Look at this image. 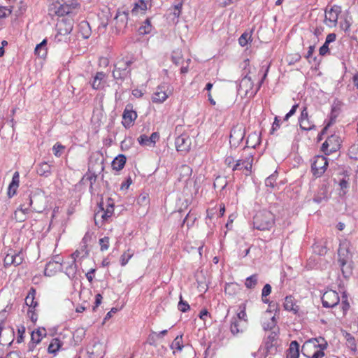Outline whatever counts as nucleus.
I'll return each mask as SVG.
<instances>
[{
	"instance_id": "f257e3e1",
	"label": "nucleus",
	"mask_w": 358,
	"mask_h": 358,
	"mask_svg": "<svg viewBox=\"0 0 358 358\" xmlns=\"http://www.w3.org/2000/svg\"><path fill=\"white\" fill-rule=\"evenodd\" d=\"M133 62V60L129 59L127 57H122L117 60L112 71V76L116 83L119 84V81L122 82L130 76L131 71L130 66Z\"/></svg>"
},
{
	"instance_id": "f03ea898",
	"label": "nucleus",
	"mask_w": 358,
	"mask_h": 358,
	"mask_svg": "<svg viewBox=\"0 0 358 358\" xmlns=\"http://www.w3.org/2000/svg\"><path fill=\"white\" fill-rule=\"evenodd\" d=\"M252 223L257 230H270L275 224V215L269 210H260L253 217Z\"/></svg>"
},
{
	"instance_id": "7ed1b4c3",
	"label": "nucleus",
	"mask_w": 358,
	"mask_h": 358,
	"mask_svg": "<svg viewBox=\"0 0 358 358\" xmlns=\"http://www.w3.org/2000/svg\"><path fill=\"white\" fill-rule=\"evenodd\" d=\"M341 138L336 134L331 135L322 143L321 150L327 155L336 152L341 148Z\"/></svg>"
},
{
	"instance_id": "20e7f679",
	"label": "nucleus",
	"mask_w": 358,
	"mask_h": 358,
	"mask_svg": "<svg viewBox=\"0 0 358 358\" xmlns=\"http://www.w3.org/2000/svg\"><path fill=\"white\" fill-rule=\"evenodd\" d=\"M328 162L323 156H316L311 164V171L315 178H320L327 170Z\"/></svg>"
},
{
	"instance_id": "39448f33",
	"label": "nucleus",
	"mask_w": 358,
	"mask_h": 358,
	"mask_svg": "<svg viewBox=\"0 0 358 358\" xmlns=\"http://www.w3.org/2000/svg\"><path fill=\"white\" fill-rule=\"evenodd\" d=\"M129 13L126 11L117 10L113 19V24L115 28L116 34L123 32L127 26Z\"/></svg>"
},
{
	"instance_id": "423d86ee",
	"label": "nucleus",
	"mask_w": 358,
	"mask_h": 358,
	"mask_svg": "<svg viewBox=\"0 0 358 358\" xmlns=\"http://www.w3.org/2000/svg\"><path fill=\"white\" fill-rule=\"evenodd\" d=\"M338 262L343 266L348 264L351 262L352 255L350 251V243L348 241H343L340 243L338 250Z\"/></svg>"
},
{
	"instance_id": "0eeeda50",
	"label": "nucleus",
	"mask_w": 358,
	"mask_h": 358,
	"mask_svg": "<svg viewBox=\"0 0 358 358\" xmlns=\"http://www.w3.org/2000/svg\"><path fill=\"white\" fill-rule=\"evenodd\" d=\"M99 207L100 210L98 211L94 215L95 224H97L96 219L101 213V218L102 219V222H107L108 220L113 215L114 213V203L113 200L110 198L108 199V203L106 206V209L103 208V203L101 202L99 204Z\"/></svg>"
},
{
	"instance_id": "6e6552de",
	"label": "nucleus",
	"mask_w": 358,
	"mask_h": 358,
	"mask_svg": "<svg viewBox=\"0 0 358 358\" xmlns=\"http://www.w3.org/2000/svg\"><path fill=\"white\" fill-rule=\"evenodd\" d=\"M247 315H236L233 317L231 323V331L234 335L243 332L247 326Z\"/></svg>"
},
{
	"instance_id": "1a4fd4ad",
	"label": "nucleus",
	"mask_w": 358,
	"mask_h": 358,
	"mask_svg": "<svg viewBox=\"0 0 358 358\" xmlns=\"http://www.w3.org/2000/svg\"><path fill=\"white\" fill-rule=\"evenodd\" d=\"M342 10L341 7L338 5L332 6L329 9L328 8L325 10V22L329 27H335L338 22V15L341 14Z\"/></svg>"
},
{
	"instance_id": "9d476101",
	"label": "nucleus",
	"mask_w": 358,
	"mask_h": 358,
	"mask_svg": "<svg viewBox=\"0 0 358 358\" xmlns=\"http://www.w3.org/2000/svg\"><path fill=\"white\" fill-rule=\"evenodd\" d=\"M104 169L103 159L99 154L90 156L88 162V171L91 173H101Z\"/></svg>"
},
{
	"instance_id": "9b49d317",
	"label": "nucleus",
	"mask_w": 358,
	"mask_h": 358,
	"mask_svg": "<svg viewBox=\"0 0 358 358\" xmlns=\"http://www.w3.org/2000/svg\"><path fill=\"white\" fill-rule=\"evenodd\" d=\"M339 296L336 291L332 289L325 292L322 296L324 307L333 308L339 303Z\"/></svg>"
},
{
	"instance_id": "f8f14e48",
	"label": "nucleus",
	"mask_w": 358,
	"mask_h": 358,
	"mask_svg": "<svg viewBox=\"0 0 358 358\" xmlns=\"http://www.w3.org/2000/svg\"><path fill=\"white\" fill-rule=\"evenodd\" d=\"M191 144V138L187 134H182L178 136L175 141V145L177 151L184 153L187 152L190 150Z\"/></svg>"
},
{
	"instance_id": "ddd939ff",
	"label": "nucleus",
	"mask_w": 358,
	"mask_h": 358,
	"mask_svg": "<svg viewBox=\"0 0 358 358\" xmlns=\"http://www.w3.org/2000/svg\"><path fill=\"white\" fill-rule=\"evenodd\" d=\"M245 136V131L241 127H234L231 129L229 136V143L231 147L237 148Z\"/></svg>"
},
{
	"instance_id": "4468645a",
	"label": "nucleus",
	"mask_w": 358,
	"mask_h": 358,
	"mask_svg": "<svg viewBox=\"0 0 358 358\" xmlns=\"http://www.w3.org/2000/svg\"><path fill=\"white\" fill-rule=\"evenodd\" d=\"M254 83L252 80L251 77L248 76V75H245L242 80L238 87V93H244L245 96H251L254 95V92L252 90L253 88Z\"/></svg>"
},
{
	"instance_id": "2eb2a0df",
	"label": "nucleus",
	"mask_w": 358,
	"mask_h": 358,
	"mask_svg": "<svg viewBox=\"0 0 358 358\" xmlns=\"http://www.w3.org/2000/svg\"><path fill=\"white\" fill-rule=\"evenodd\" d=\"M122 124L125 128L131 127L135 120L137 118V113L133 110L132 106L127 105L122 115Z\"/></svg>"
},
{
	"instance_id": "dca6fc26",
	"label": "nucleus",
	"mask_w": 358,
	"mask_h": 358,
	"mask_svg": "<svg viewBox=\"0 0 358 358\" xmlns=\"http://www.w3.org/2000/svg\"><path fill=\"white\" fill-rule=\"evenodd\" d=\"M283 306L285 310L293 312V313H298L301 311V302L292 295L285 297Z\"/></svg>"
},
{
	"instance_id": "f3484780",
	"label": "nucleus",
	"mask_w": 358,
	"mask_h": 358,
	"mask_svg": "<svg viewBox=\"0 0 358 358\" xmlns=\"http://www.w3.org/2000/svg\"><path fill=\"white\" fill-rule=\"evenodd\" d=\"M105 352L104 345L99 341L94 342L93 345L87 350V355L90 358H103Z\"/></svg>"
},
{
	"instance_id": "a211bd4d",
	"label": "nucleus",
	"mask_w": 358,
	"mask_h": 358,
	"mask_svg": "<svg viewBox=\"0 0 358 358\" xmlns=\"http://www.w3.org/2000/svg\"><path fill=\"white\" fill-rule=\"evenodd\" d=\"M272 287L269 284H266L262 290V300L264 303H268L269 310L266 313H271L273 310H277L278 304L273 301L270 302L267 296L271 293Z\"/></svg>"
},
{
	"instance_id": "6ab92c4d",
	"label": "nucleus",
	"mask_w": 358,
	"mask_h": 358,
	"mask_svg": "<svg viewBox=\"0 0 358 358\" xmlns=\"http://www.w3.org/2000/svg\"><path fill=\"white\" fill-rule=\"evenodd\" d=\"M36 289L31 287L25 298V304L29 307L27 313H35L38 302L35 301Z\"/></svg>"
},
{
	"instance_id": "aec40b11",
	"label": "nucleus",
	"mask_w": 358,
	"mask_h": 358,
	"mask_svg": "<svg viewBox=\"0 0 358 358\" xmlns=\"http://www.w3.org/2000/svg\"><path fill=\"white\" fill-rule=\"evenodd\" d=\"M73 22L71 20L62 19L57 24V34L59 35H68L73 30Z\"/></svg>"
},
{
	"instance_id": "412c9836",
	"label": "nucleus",
	"mask_w": 358,
	"mask_h": 358,
	"mask_svg": "<svg viewBox=\"0 0 358 358\" xmlns=\"http://www.w3.org/2000/svg\"><path fill=\"white\" fill-rule=\"evenodd\" d=\"M159 138V134L157 132H153L150 136H148L145 134H142L138 138V142L141 145L151 146L155 145Z\"/></svg>"
},
{
	"instance_id": "4be33fe9",
	"label": "nucleus",
	"mask_w": 358,
	"mask_h": 358,
	"mask_svg": "<svg viewBox=\"0 0 358 358\" xmlns=\"http://www.w3.org/2000/svg\"><path fill=\"white\" fill-rule=\"evenodd\" d=\"M276 315H273L269 319H262L261 320L262 327L265 331H275V330H280L279 327L277 325V320L275 317Z\"/></svg>"
},
{
	"instance_id": "5701e85b",
	"label": "nucleus",
	"mask_w": 358,
	"mask_h": 358,
	"mask_svg": "<svg viewBox=\"0 0 358 358\" xmlns=\"http://www.w3.org/2000/svg\"><path fill=\"white\" fill-rule=\"evenodd\" d=\"M62 269V264L59 260L50 261L46 264L44 273L45 275L52 276L56 273L57 271H61Z\"/></svg>"
},
{
	"instance_id": "b1692460",
	"label": "nucleus",
	"mask_w": 358,
	"mask_h": 358,
	"mask_svg": "<svg viewBox=\"0 0 358 358\" xmlns=\"http://www.w3.org/2000/svg\"><path fill=\"white\" fill-rule=\"evenodd\" d=\"M165 84L158 86L156 92L152 95V102L161 103H163L168 98V94L165 91Z\"/></svg>"
},
{
	"instance_id": "393cba45",
	"label": "nucleus",
	"mask_w": 358,
	"mask_h": 358,
	"mask_svg": "<svg viewBox=\"0 0 358 358\" xmlns=\"http://www.w3.org/2000/svg\"><path fill=\"white\" fill-rule=\"evenodd\" d=\"M106 75L103 71L96 72L91 83L92 87L94 90H100L103 87V82L105 80Z\"/></svg>"
},
{
	"instance_id": "a878e982",
	"label": "nucleus",
	"mask_w": 358,
	"mask_h": 358,
	"mask_svg": "<svg viewBox=\"0 0 358 358\" xmlns=\"http://www.w3.org/2000/svg\"><path fill=\"white\" fill-rule=\"evenodd\" d=\"M152 0H138L134 3V6L131 10L132 14H137L138 10L144 13L148 7L151 6Z\"/></svg>"
},
{
	"instance_id": "bb28decb",
	"label": "nucleus",
	"mask_w": 358,
	"mask_h": 358,
	"mask_svg": "<svg viewBox=\"0 0 358 358\" xmlns=\"http://www.w3.org/2000/svg\"><path fill=\"white\" fill-rule=\"evenodd\" d=\"M79 32L83 38L87 39L91 36L92 30L89 22L86 20L81 21L79 24Z\"/></svg>"
},
{
	"instance_id": "cd10ccee",
	"label": "nucleus",
	"mask_w": 358,
	"mask_h": 358,
	"mask_svg": "<svg viewBox=\"0 0 358 358\" xmlns=\"http://www.w3.org/2000/svg\"><path fill=\"white\" fill-rule=\"evenodd\" d=\"M261 142L259 134L256 132L251 133L248 135L246 141V147L255 148Z\"/></svg>"
},
{
	"instance_id": "c85d7f7f",
	"label": "nucleus",
	"mask_w": 358,
	"mask_h": 358,
	"mask_svg": "<svg viewBox=\"0 0 358 358\" xmlns=\"http://www.w3.org/2000/svg\"><path fill=\"white\" fill-rule=\"evenodd\" d=\"M342 335L345 338L347 345L350 348L352 351L355 352L357 351V344L355 337L344 329L341 330Z\"/></svg>"
},
{
	"instance_id": "c756f323",
	"label": "nucleus",
	"mask_w": 358,
	"mask_h": 358,
	"mask_svg": "<svg viewBox=\"0 0 358 358\" xmlns=\"http://www.w3.org/2000/svg\"><path fill=\"white\" fill-rule=\"evenodd\" d=\"M36 172L39 176L47 178L51 174V166L47 162L40 163L36 167Z\"/></svg>"
},
{
	"instance_id": "7c9ffc66",
	"label": "nucleus",
	"mask_w": 358,
	"mask_h": 358,
	"mask_svg": "<svg viewBox=\"0 0 358 358\" xmlns=\"http://www.w3.org/2000/svg\"><path fill=\"white\" fill-rule=\"evenodd\" d=\"M62 346V342L58 338H54L52 339L50 343L48 348V352L50 354L56 355V353L60 350Z\"/></svg>"
},
{
	"instance_id": "2f4dec72",
	"label": "nucleus",
	"mask_w": 358,
	"mask_h": 358,
	"mask_svg": "<svg viewBox=\"0 0 358 358\" xmlns=\"http://www.w3.org/2000/svg\"><path fill=\"white\" fill-rule=\"evenodd\" d=\"M126 163V157L124 155H119L112 162V167L114 170H122Z\"/></svg>"
},
{
	"instance_id": "473e14b6",
	"label": "nucleus",
	"mask_w": 358,
	"mask_h": 358,
	"mask_svg": "<svg viewBox=\"0 0 358 358\" xmlns=\"http://www.w3.org/2000/svg\"><path fill=\"white\" fill-rule=\"evenodd\" d=\"M47 39H43L42 42H41L39 44L36 45L34 50L35 54L41 57V58H45L47 55Z\"/></svg>"
},
{
	"instance_id": "72a5a7b5",
	"label": "nucleus",
	"mask_w": 358,
	"mask_h": 358,
	"mask_svg": "<svg viewBox=\"0 0 358 358\" xmlns=\"http://www.w3.org/2000/svg\"><path fill=\"white\" fill-rule=\"evenodd\" d=\"M288 355L289 358H299V343L296 341H292L290 343L288 349Z\"/></svg>"
},
{
	"instance_id": "f704fd0d",
	"label": "nucleus",
	"mask_w": 358,
	"mask_h": 358,
	"mask_svg": "<svg viewBox=\"0 0 358 358\" xmlns=\"http://www.w3.org/2000/svg\"><path fill=\"white\" fill-rule=\"evenodd\" d=\"M77 270L78 266L76 263H75V260H72L69 266L66 267L65 273L69 278L73 279L76 278Z\"/></svg>"
},
{
	"instance_id": "c9c22d12",
	"label": "nucleus",
	"mask_w": 358,
	"mask_h": 358,
	"mask_svg": "<svg viewBox=\"0 0 358 358\" xmlns=\"http://www.w3.org/2000/svg\"><path fill=\"white\" fill-rule=\"evenodd\" d=\"M38 338H35L34 331H32L31 335V341L28 344V351H33L36 344L39 343L42 339V334L40 330H37Z\"/></svg>"
},
{
	"instance_id": "e433bc0d",
	"label": "nucleus",
	"mask_w": 358,
	"mask_h": 358,
	"mask_svg": "<svg viewBox=\"0 0 358 358\" xmlns=\"http://www.w3.org/2000/svg\"><path fill=\"white\" fill-rule=\"evenodd\" d=\"M152 30V26L150 22V20L147 18L143 23V24L138 28V33L141 35H145L150 34Z\"/></svg>"
},
{
	"instance_id": "4c0bfd02",
	"label": "nucleus",
	"mask_w": 358,
	"mask_h": 358,
	"mask_svg": "<svg viewBox=\"0 0 358 358\" xmlns=\"http://www.w3.org/2000/svg\"><path fill=\"white\" fill-rule=\"evenodd\" d=\"M85 336V330L83 328L77 329L73 334V340L75 345H78Z\"/></svg>"
},
{
	"instance_id": "58836bf2",
	"label": "nucleus",
	"mask_w": 358,
	"mask_h": 358,
	"mask_svg": "<svg viewBox=\"0 0 358 358\" xmlns=\"http://www.w3.org/2000/svg\"><path fill=\"white\" fill-rule=\"evenodd\" d=\"M179 171L180 172L179 180H187L192 173V169L188 165L184 164L179 168Z\"/></svg>"
},
{
	"instance_id": "ea45409f",
	"label": "nucleus",
	"mask_w": 358,
	"mask_h": 358,
	"mask_svg": "<svg viewBox=\"0 0 358 358\" xmlns=\"http://www.w3.org/2000/svg\"><path fill=\"white\" fill-rule=\"evenodd\" d=\"M258 282V274L255 273L245 279V286L248 289H254Z\"/></svg>"
},
{
	"instance_id": "a19ab883",
	"label": "nucleus",
	"mask_w": 358,
	"mask_h": 358,
	"mask_svg": "<svg viewBox=\"0 0 358 358\" xmlns=\"http://www.w3.org/2000/svg\"><path fill=\"white\" fill-rule=\"evenodd\" d=\"M278 172L275 171L273 173L267 177L265 180V185L267 187L273 189L276 185Z\"/></svg>"
},
{
	"instance_id": "79ce46f5",
	"label": "nucleus",
	"mask_w": 358,
	"mask_h": 358,
	"mask_svg": "<svg viewBox=\"0 0 358 358\" xmlns=\"http://www.w3.org/2000/svg\"><path fill=\"white\" fill-rule=\"evenodd\" d=\"M134 252L131 249H128L124 252L120 257L121 266H124L129 262V260L133 257Z\"/></svg>"
},
{
	"instance_id": "37998d69",
	"label": "nucleus",
	"mask_w": 358,
	"mask_h": 358,
	"mask_svg": "<svg viewBox=\"0 0 358 358\" xmlns=\"http://www.w3.org/2000/svg\"><path fill=\"white\" fill-rule=\"evenodd\" d=\"M280 330L270 331L267 336H264V341L278 343L279 341Z\"/></svg>"
},
{
	"instance_id": "c03bdc74",
	"label": "nucleus",
	"mask_w": 358,
	"mask_h": 358,
	"mask_svg": "<svg viewBox=\"0 0 358 358\" xmlns=\"http://www.w3.org/2000/svg\"><path fill=\"white\" fill-rule=\"evenodd\" d=\"M299 122L300 128L302 130L310 131L315 128V124L312 123L309 119L305 120H301Z\"/></svg>"
},
{
	"instance_id": "a18cd8bd",
	"label": "nucleus",
	"mask_w": 358,
	"mask_h": 358,
	"mask_svg": "<svg viewBox=\"0 0 358 358\" xmlns=\"http://www.w3.org/2000/svg\"><path fill=\"white\" fill-rule=\"evenodd\" d=\"M182 340V336H178L172 342L171 345V348L173 350H177L178 351H180L183 348V344L181 341Z\"/></svg>"
},
{
	"instance_id": "49530a36",
	"label": "nucleus",
	"mask_w": 358,
	"mask_h": 358,
	"mask_svg": "<svg viewBox=\"0 0 358 358\" xmlns=\"http://www.w3.org/2000/svg\"><path fill=\"white\" fill-rule=\"evenodd\" d=\"M340 266L344 278H347L352 274L351 262H349L348 264L343 266L340 264Z\"/></svg>"
},
{
	"instance_id": "de8ad7c7",
	"label": "nucleus",
	"mask_w": 358,
	"mask_h": 358,
	"mask_svg": "<svg viewBox=\"0 0 358 358\" xmlns=\"http://www.w3.org/2000/svg\"><path fill=\"white\" fill-rule=\"evenodd\" d=\"M243 161L245 164V169L247 171L250 173L251 170H252V162H253V155L250 154L244 159H243Z\"/></svg>"
},
{
	"instance_id": "09e8293b",
	"label": "nucleus",
	"mask_w": 358,
	"mask_h": 358,
	"mask_svg": "<svg viewBox=\"0 0 358 358\" xmlns=\"http://www.w3.org/2000/svg\"><path fill=\"white\" fill-rule=\"evenodd\" d=\"M178 308L180 311L185 313L189 310L190 306L188 303L184 301L182 298V296H180V301L178 303Z\"/></svg>"
},
{
	"instance_id": "8fccbe9b",
	"label": "nucleus",
	"mask_w": 358,
	"mask_h": 358,
	"mask_svg": "<svg viewBox=\"0 0 358 358\" xmlns=\"http://www.w3.org/2000/svg\"><path fill=\"white\" fill-rule=\"evenodd\" d=\"M262 69L265 68V72H264V73L261 80L259 83L258 87L255 91L254 94H256L257 92V91L259 90V88L261 87L262 85L263 84L264 80L266 79V76L268 75V71H269L270 64H262Z\"/></svg>"
},
{
	"instance_id": "3c124183",
	"label": "nucleus",
	"mask_w": 358,
	"mask_h": 358,
	"mask_svg": "<svg viewBox=\"0 0 358 358\" xmlns=\"http://www.w3.org/2000/svg\"><path fill=\"white\" fill-rule=\"evenodd\" d=\"M251 39V35L247 32L243 33L238 38V43L241 46L244 47Z\"/></svg>"
},
{
	"instance_id": "603ef678",
	"label": "nucleus",
	"mask_w": 358,
	"mask_h": 358,
	"mask_svg": "<svg viewBox=\"0 0 358 358\" xmlns=\"http://www.w3.org/2000/svg\"><path fill=\"white\" fill-rule=\"evenodd\" d=\"M25 327L22 324L17 326V343H21L24 341V334L25 333Z\"/></svg>"
},
{
	"instance_id": "864d4df0",
	"label": "nucleus",
	"mask_w": 358,
	"mask_h": 358,
	"mask_svg": "<svg viewBox=\"0 0 358 358\" xmlns=\"http://www.w3.org/2000/svg\"><path fill=\"white\" fill-rule=\"evenodd\" d=\"M99 245L101 251L107 250L109 248V238L108 236H104L99 239Z\"/></svg>"
},
{
	"instance_id": "5fc2aeb1",
	"label": "nucleus",
	"mask_w": 358,
	"mask_h": 358,
	"mask_svg": "<svg viewBox=\"0 0 358 358\" xmlns=\"http://www.w3.org/2000/svg\"><path fill=\"white\" fill-rule=\"evenodd\" d=\"M14 252L8 253L6 255L3 259L4 266L8 267L11 265L14 266Z\"/></svg>"
},
{
	"instance_id": "6e6d98bb",
	"label": "nucleus",
	"mask_w": 358,
	"mask_h": 358,
	"mask_svg": "<svg viewBox=\"0 0 358 358\" xmlns=\"http://www.w3.org/2000/svg\"><path fill=\"white\" fill-rule=\"evenodd\" d=\"M23 199H24V201L22 203H26L27 206L31 208V210L38 212V213H40L42 211L41 210H38L35 207H32L33 200H32L31 197L30 196V195H26Z\"/></svg>"
},
{
	"instance_id": "4d7b16f0",
	"label": "nucleus",
	"mask_w": 358,
	"mask_h": 358,
	"mask_svg": "<svg viewBox=\"0 0 358 358\" xmlns=\"http://www.w3.org/2000/svg\"><path fill=\"white\" fill-rule=\"evenodd\" d=\"M65 147L62 145V144L57 143L53 146V152L54 155L56 157H60L62 154V151L64 150Z\"/></svg>"
},
{
	"instance_id": "13d9d810",
	"label": "nucleus",
	"mask_w": 358,
	"mask_h": 358,
	"mask_svg": "<svg viewBox=\"0 0 358 358\" xmlns=\"http://www.w3.org/2000/svg\"><path fill=\"white\" fill-rule=\"evenodd\" d=\"M158 337L157 336V333L155 331H152V333L148 336L147 338L146 343L150 345L156 346V339Z\"/></svg>"
},
{
	"instance_id": "bf43d9fd",
	"label": "nucleus",
	"mask_w": 358,
	"mask_h": 358,
	"mask_svg": "<svg viewBox=\"0 0 358 358\" xmlns=\"http://www.w3.org/2000/svg\"><path fill=\"white\" fill-rule=\"evenodd\" d=\"M326 341L325 338L324 337H322V336H319V337H317V338H312L310 339H309L308 341H306L302 346V350L304 349V348L306 347V345L308 344V343H317V344L319 343H321L322 342H324Z\"/></svg>"
},
{
	"instance_id": "052dcab7",
	"label": "nucleus",
	"mask_w": 358,
	"mask_h": 358,
	"mask_svg": "<svg viewBox=\"0 0 358 358\" xmlns=\"http://www.w3.org/2000/svg\"><path fill=\"white\" fill-rule=\"evenodd\" d=\"M83 242L85 243V245L82 247V248L80 250V257L82 259L85 258L89 255V250L87 248V245H86L87 241H86L85 236L83 238Z\"/></svg>"
},
{
	"instance_id": "680f3d73",
	"label": "nucleus",
	"mask_w": 358,
	"mask_h": 358,
	"mask_svg": "<svg viewBox=\"0 0 358 358\" xmlns=\"http://www.w3.org/2000/svg\"><path fill=\"white\" fill-rule=\"evenodd\" d=\"M19 183H20V175H19V173L17 171H16L13 173V176L12 178V181L10 183V185H11V188L13 187H18Z\"/></svg>"
},
{
	"instance_id": "e2e57ef3",
	"label": "nucleus",
	"mask_w": 358,
	"mask_h": 358,
	"mask_svg": "<svg viewBox=\"0 0 358 358\" xmlns=\"http://www.w3.org/2000/svg\"><path fill=\"white\" fill-rule=\"evenodd\" d=\"M349 155L351 158H358V146L356 145H352L349 149Z\"/></svg>"
},
{
	"instance_id": "0e129e2a",
	"label": "nucleus",
	"mask_w": 358,
	"mask_h": 358,
	"mask_svg": "<svg viewBox=\"0 0 358 358\" xmlns=\"http://www.w3.org/2000/svg\"><path fill=\"white\" fill-rule=\"evenodd\" d=\"M243 168L245 169V164H244L243 159H238L236 162V164H234L232 166V171H240V170L243 169Z\"/></svg>"
},
{
	"instance_id": "69168bd1",
	"label": "nucleus",
	"mask_w": 358,
	"mask_h": 358,
	"mask_svg": "<svg viewBox=\"0 0 358 358\" xmlns=\"http://www.w3.org/2000/svg\"><path fill=\"white\" fill-rule=\"evenodd\" d=\"M14 266H17L21 264L23 262V257L21 253H16L14 252Z\"/></svg>"
},
{
	"instance_id": "338daca9",
	"label": "nucleus",
	"mask_w": 358,
	"mask_h": 358,
	"mask_svg": "<svg viewBox=\"0 0 358 358\" xmlns=\"http://www.w3.org/2000/svg\"><path fill=\"white\" fill-rule=\"evenodd\" d=\"M182 6V2L179 1L178 3L174 5V11L173 13V15L176 17H178L181 13V9Z\"/></svg>"
},
{
	"instance_id": "774afa93",
	"label": "nucleus",
	"mask_w": 358,
	"mask_h": 358,
	"mask_svg": "<svg viewBox=\"0 0 358 358\" xmlns=\"http://www.w3.org/2000/svg\"><path fill=\"white\" fill-rule=\"evenodd\" d=\"M11 14V10L6 7H0V19L8 17Z\"/></svg>"
}]
</instances>
